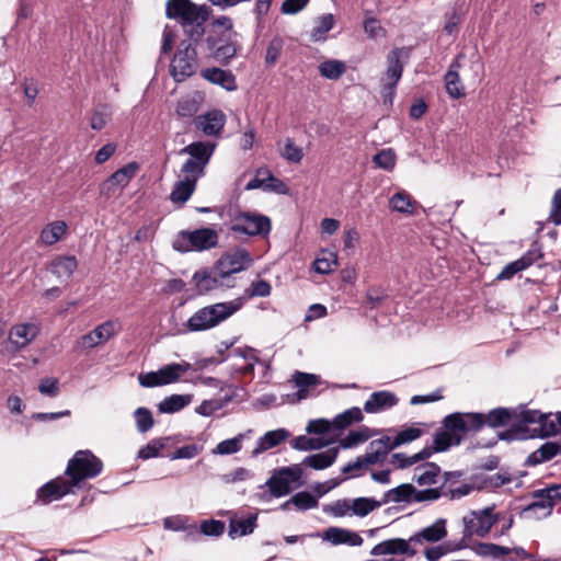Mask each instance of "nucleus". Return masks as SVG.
Wrapping results in <instances>:
<instances>
[{
    "mask_svg": "<svg viewBox=\"0 0 561 561\" xmlns=\"http://www.w3.org/2000/svg\"><path fill=\"white\" fill-rule=\"evenodd\" d=\"M472 551L482 558L493 560H506L511 556V548L503 547L492 542H478L471 547Z\"/></svg>",
    "mask_w": 561,
    "mask_h": 561,
    "instance_id": "nucleus-31",
    "label": "nucleus"
},
{
    "mask_svg": "<svg viewBox=\"0 0 561 561\" xmlns=\"http://www.w3.org/2000/svg\"><path fill=\"white\" fill-rule=\"evenodd\" d=\"M138 168L139 165L137 162H129L115 171L100 185L101 196L111 198L117 192L126 187L131 179L136 175Z\"/></svg>",
    "mask_w": 561,
    "mask_h": 561,
    "instance_id": "nucleus-11",
    "label": "nucleus"
},
{
    "mask_svg": "<svg viewBox=\"0 0 561 561\" xmlns=\"http://www.w3.org/2000/svg\"><path fill=\"white\" fill-rule=\"evenodd\" d=\"M516 416V409L496 408L489 413H482L483 425L502 427L508 425Z\"/></svg>",
    "mask_w": 561,
    "mask_h": 561,
    "instance_id": "nucleus-28",
    "label": "nucleus"
},
{
    "mask_svg": "<svg viewBox=\"0 0 561 561\" xmlns=\"http://www.w3.org/2000/svg\"><path fill=\"white\" fill-rule=\"evenodd\" d=\"M209 12L208 7L196 5L190 0H168L165 5L167 18L179 21L186 37L194 43H199L204 36Z\"/></svg>",
    "mask_w": 561,
    "mask_h": 561,
    "instance_id": "nucleus-3",
    "label": "nucleus"
},
{
    "mask_svg": "<svg viewBox=\"0 0 561 561\" xmlns=\"http://www.w3.org/2000/svg\"><path fill=\"white\" fill-rule=\"evenodd\" d=\"M118 323L115 321H105L98 325L93 331L80 339V345L84 348H93L108 341L117 331Z\"/></svg>",
    "mask_w": 561,
    "mask_h": 561,
    "instance_id": "nucleus-16",
    "label": "nucleus"
},
{
    "mask_svg": "<svg viewBox=\"0 0 561 561\" xmlns=\"http://www.w3.org/2000/svg\"><path fill=\"white\" fill-rule=\"evenodd\" d=\"M283 46L284 41L280 37L275 36L274 38H272V41L268 43L265 55V61L267 65L273 66L277 61L283 49Z\"/></svg>",
    "mask_w": 561,
    "mask_h": 561,
    "instance_id": "nucleus-62",
    "label": "nucleus"
},
{
    "mask_svg": "<svg viewBox=\"0 0 561 561\" xmlns=\"http://www.w3.org/2000/svg\"><path fill=\"white\" fill-rule=\"evenodd\" d=\"M422 435V431L417 427H408L405 430H402L397 434V436L391 439L390 438V446L392 449L399 447L400 445L413 442L417 439Z\"/></svg>",
    "mask_w": 561,
    "mask_h": 561,
    "instance_id": "nucleus-55",
    "label": "nucleus"
},
{
    "mask_svg": "<svg viewBox=\"0 0 561 561\" xmlns=\"http://www.w3.org/2000/svg\"><path fill=\"white\" fill-rule=\"evenodd\" d=\"M492 512V507H485L478 512H471L469 516H465L466 531L478 537H485L497 522Z\"/></svg>",
    "mask_w": 561,
    "mask_h": 561,
    "instance_id": "nucleus-14",
    "label": "nucleus"
},
{
    "mask_svg": "<svg viewBox=\"0 0 561 561\" xmlns=\"http://www.w3.org/2000/svg\"><path fill=\"white\" fill-rule=\"evenodd\" d=\"M550 416L551 414H543L539 425L533 428L536 436L548 437L558 434L560 425L557 420H550Z\"/></svg>",
    "mask_w": 561,
    "mask_h": 561,
    "instance_id": "nucleus-50",
    "label": "nucleus"
},
{
    "mask_svg": "<svg viewBox=\"0 0 561 561\" xmlns=\"http://www.w3.org/2000/svg\"><path fill=\"white\" fill-rule=\"evenodd\" d=\"M398 397L390 391H376L370 394L364 404V411L367 413H378L393 408L398 404Z\"/></svg>",
    "mask_w": 561,
    "mask_h": 561,
    "instance_id": "nucleus-23",
    "label": "nucleus"
},
{
    "mask_svg": "<svg viewBox=\"0 0 561 561\" xmlns=\"http://www.w3.org/2000/svg\"><path fill=\"white\" fill-rule=\"evenodd\" d=\"M290 502L298 511H307L318 506V499L307 491L296 493L290 497Z\"/></svg>",
    "mask_w": 561,
    "mask_h": 561,
    "instance_id": "nucleus-51",
    "label": "nucleus"
},
{
    "mask_svg": "<svg viewBox=\"0 0 561 561\" xmlns=\"http://www.w3.org/2000/svg\"><path fill=\"white\" fill-rule=\"evenodd\" d=\"M271 219L254 211H240L231 219L230 230L249 237L267 236L271 231Z\"/></svg>",
    "mask_w": 561,
    "mask_h": 561,
    "instance_id": "nucleus-9",
    "label": "nucleus"
},
{
    "mask_svg": "<svg viewBox=\"0 0 561 561\" xmlns=\"http://www.w3.org/2000/svg\"><path fill=\"white\" fill-rule=\"evenodd\" d=\"M293 381L298 388L297 398L298 400L307 399L308 397L314 396L313 390L321 383L320 377L314 374L295 371L293 375Z\"/></svg>",
    "mask_w": 561,
    "mask_h": 561,
    "instance_id": "nucleus-24",
    "label": "nucleus"
},
{
    "mask_svg": "<svg viewBox=\"0 0 561 561\" xmlns=\"http://www.w3.org/2000/svg\"><path fill=\"white\" fill-rule=\"evenodd\" d=\"M322 539L333 546L347 545L359 547L363 543V538L357 533L340 527H329L325 529L322 534Z\"/></svg>",
    "mask_w": 561,
    "mask_h": 561,
    "instance_id": "nucleus-19",
    "label": "nucleus"
},
{
    "mask_svg": "<svg viewBox=\"0 0 561 561\" xmlns=\"http://www.w3.org/2000/svg\"><path fill=\"white\" fill-rule=\"evenodd\" d=\"M214 146L207 142L196 141L180 150V154H188L190 158L181 167V175L197 183L205 174V169L214 152Z\"/></svg>",
    "mask_w": 561,
    "mask_h": 561,
    "instance_id": "nucleus-5",
    "label": "nucleus"
},
{
    "mask_svg": "<svg viewBox=\"0 0 561 561\" xmlns=\"http://www.w3.org/2000/svg\"><path fill=\"white\" fill-rule=\"evenodd\" d=\"M415 492L414 485L410 483H403L400 484L393 489L388 490L382 499L381 503L388 504L390 502L392 503H410L413 502V495Z\"/></svg>",
    "mask_w": 561,
    "mask_h": 561,
    "instance_id": "nucleus-33",
    "label": "nucleus"
},
{
    "mask_svg": "<svg viewBox=\"0 0 561 561\" xmlns=\"http://www.w3.org/2000/svg\"><path fill=\"white\" fill-rule=\"evenodd\" d=\"M226 116L221 111L214 110L195 119L196 127L207 136H215L224 128Z\"/></svg>",
    "mask_w": 561,
    "mask_h": 561,
    "instance_id": "nucleus-21",
    "label": "nucleus"
},
{
    "mask_svg": "<svg viewBox=\"0 0 561 561\" xmlns=\"http://www.w3.org/2000/svg\"><path fill=\"white\" fill-rule=\"evenodd\" d=\"M364 415L359 408H351L334 417L333 424L336 428H345L355 422H360Z\"/></svg>",
    "mask_w": 561,
    "mask_h": 561,
    "instance_id": "nucleus-46",
    "label": "nucleus"
},
{
    "mask_svg": "<svg viewBox=\"0 0 561 561\" xmlns=\"http://www.w3.org/2000/svg\"><path fill=\"white\" fill-rule=\"evenodd\" d=\"M256 515L241 519H231L229 524V536L236 538L252 534L256 527Z\"/></svg>",
    "mask_w": 561,
    "mask_h": 561,
    "instance_id": "nucleus-39",
    "label": "nucleus"
},
{
    "mask_svg": "<svg viewBox=\"0 0 561 561\" xmlns=\"http://www.w3.org/2000/svg\"><path fill=\"white\" fill-rule=\"evenodd\" d=\"M226 529V525L222 520L218 519H205L199 525V531L202 537H220Z\"/></svg>",
    "mask_w": 561,
    "mask_h": 561,
    "instance_id": "nucleus-52",
    "label": "nucleus"
},
{
    "mask_svg": "<svg viewBox=\"0 0 561 561\" xmlns=\"http://www.w3.org/2000/svg\"><path fill=\"white\" fill-rule=\"evenodd\" d=\"M290 445L294 449L307 451L323 448L327 445V442H324L322 438H313L306 435H300L294 438L290 442Z\"/></svg>",
    "mask_w": 561,
    "mask_h": 561,
    "instance_id": "nucleus-47",
    "label": "nucleus"
},
{
    "mask_svg": "<svg viewBox=\"0 0 561 561\" xmlns=\"http://www.w3.org/2000/svg\"><path fill=\"white\" fill-rule=\"evenodd\" d=\"M391 450L390 437L383 436L373 440L366 454L358 457L365 468L370 465L383 462Z\"/></svg>",
    "mask_w": 561,
    "mask_h": 561,
    "instance_id": "nucleus-17",
    "label": "nucleus"
},
{
    "mask_svg": "<svg viewBox=\"0 0 561 561\" xmlns=\"http://www.w3.org/2000/svg\"><path fill=\"white\" fill-rule=\"evenodd\" d=\"M241 306L242 302L237 299L201 308L187 320L186 329L190 332L209 330L236 313Z\"/></svg>",
    "mask_w": 561,
    "mask_h": 561,
    "instance_id": "nucleus-4",
    "label": "nucleus"
},
{
    "mask_svg": "<svg viewBox=\"0 0 561 561\" xmlns=\"http://www.w3.org/2000/svg\"><path fill=\"white\" fill-rule=\"evenodd\" d=\"M412 541L401 539V538H393L388 539L385 541H381L374 546V548L370 551L371 556H383V554H408L410 557H413L416 553V550L411 548Z\"/></svg>",
    "mask_w": 561,
    "mask_h": 561,
    "instance_id": "nucleus-18",
    "label": "nucleus"
},
{
    "mask_svg": "<svg viewBox=\"0 0 561 561\" xmlns=\"http://www.w3.org/2000/svg\"><path fill=\"white\" fill-rule=\"evenodd\" d=\"M560 451V445L553 442H547L537 450L531 453L525 463L527 466H536L552 459Z\"/></svg>",
    "mask_w": 561,
    "mask_h": 561,
    "instance_id": "nucleus-35",
    "label": "nucleus"
},
{
    "mask_svg": "<svg viewBox=\"0 0 561 561\" xmlns=\"http://www.w3.org/2000/svg\"><path fill=\"white\" fill-rule=\"evenodd\" d=\"M440 468L434 462H426L415 468L413 480L420 485H432L437 482Z\"/></svg>",
    "mask_w": 561,
    "mask_h": 561,
    "instance_id": "nucleus-37",
    "label": "nucleus"
},
{
    "mask_svg": "<svg viewBox=\"0 0 561 561\" xmlns=\"http://www.w3.org/2000/svg\"><path fill=\"white\" fill-rule=\"evenodd\" d=\"M346 71V66L340 60H325L319 65V72L323 78L337 80Z\"/></svg>",
    "mask_w": 561,
    "mask_h": 561,
    "instance_id": "nucleus-44",
    "label": "nucleus"
},
{
    "mask_svg": "<svg viewBox=\"0 0 561 561\" xmlns=\"http://www.w3.org/2000/svg\"><path fill=\"white\" fill-rule=\"evenodd\" d=\"M389 207L398 213H411L412 201L407 192H398L389 201Z\"/></svg>",
    "mask_w": 561,
    "mask_h": 561,
    "instance_id": "nucleus-53",
    "label": "nucleus"
},
{
    "mask_svg": "<svg viewBox=\"0 0 561 561\" xmlns=\"http://www.w3.org/2000/svg\"><path fill=\"white\" fill-rule=\"evenodd\" d=\"M78 266L72 255H61L51 261L49 271L60 280H68Z\"/></svg>",
    "mask_w": 561,
    "mask_h": 561,
    "instance_id": "nucleus-26",
    "label": "nucleus"
},
{
    "mask_svg": "<svg viewBox=\"0 0 561 561\" xmlns=\"http://www.w3.org/2000/svg\"><path fill=\"white\" fill-rule=\"evenodd\" d=\"M231 401V397L227 396L224 399L204 400L197 408L196 413L203 416H210L216 411L221 410Z\"/></svg>",
    "mask_w": 561,
    "mask_h": 561,
    "instance_id": "nucleus-49",
    "label": "nucleus"
},
{
    "mask_svg": "<svg viewBox=\"0 0 561 561\" xmlns=\"http://www.w3.org/2000/svg\"><path fill=\"white\" fill-rule=\"evenodd\" d=\"M435 453L432 447H425L421 451L412 455L407 456L403 453H396L392 454L390 463L393 465L398 469H403L411 467L419 461L425 460L432 456V454Z\"/></svg>",
    "mask_w": 561,
    "mask_h": 561,
    "instance_id": "nucleus-34",
    "label": "nucleus"
},
{
    "mask_svg": "<svg viewBox=\"0 0 561 561\" xmlns=\"http://www.w3.org/2000/svg\"><path fill=\"white\" fill-rule=\"evenodd\" d=\"M288 436L289 432L284 428L266 432L259 438L256 447L253 449V455L256 456L267 449L278 446L280 443L286 440Z\"/></svg>",
    "mask_w": 561,
    "mask_h": 561,
    "instance_id": "nucleus-30",
    "label": "nucleus"
},
{
    "mask_svg": "<svg viewBox=\"0 0 561 561\" xmlns=\"http://www.w3.org/2000/svg\"><path fill=\"white\" fill-rule=\"evenodd\" d=\"M323 512L332 514L335 517L345 516V515L350 514V512H352L351 502L346 499L337 500L334 503H332L331 505H325L323 507Z\"/></svg>",
    "mask_w": 561,
    "mask_h": 561,
    "instance_id": "nucleus-64",
    "label": "nucleus"
},
{
    "mask_svg": "<svg viewBox=\"0 0 561 561\" xmlns=\"http://www.w3.org/2000/svg\"><path fill=\"white\" fill-rule=\"evenodd\" d=\"M137 430L140 433H147L153 426V417L147 408H138L134 412Z\"/></svg>",
    "mask_w": 561,
    "mask_h": 561,
    "instance_id": "nucleus-56",
    "label": "nucleus"
},
{
    "mask_svg": "<svg viewBox=\"0 0 561 561\" xmlns=\"http://www.w3.org/2000/svg\"><path fill=\"white\" fill-rule=\"evenodd\" d=\"M252 263L251 255L245 249H237L222 256L216 266L219 278L225 279L231 274L245 270Z\"/></svg>",
    "mask_w": 561,
    "mask_h": 561,
    "instance_id": "nucleus-12",
    "label": "nucleus"
},
{
    "mask_svg": "<svg viewBox=\"0 0 561 561\" xmlns=\"http://www.w3.org/2000/svg\"><path fill=\"white\" fill-rule=\"evenodd\" d=\"M465 58L463 54H458L455 60L449 66L445 75V88L448 95L453 99H460L465 95V88L459 78V69L461 67L460 60Z\"/></svg>",
    "mask_w": 561,
    "mask_h": 561,
    "instance_id": "nucleus-20",
    "label": "nucleus"
},
{
    "mask_svg": "<svg viewBox=\"0 0 561 561\" xmlns=\"http://www.w3.org/2000/svg\"><path fill=\"white\" fill-rule=\"evenodd\" d=\"M219 280H221V278H219L217 274L216 276H213L207 271L196 272L193 276V282L195 284L196 290L201 295L217 288L219 285Z\"/></svg>",
    "mask_w": 561,
    "mask_h": 561,
    "instance_id": "nucleus-42",
    "label": "nucleus"
},
{
    "mask_svg": "<svg viewBox=\"0 0 561 561\" xmlns=\"http://www.w3.org/2000/svg\"><path fill=\"white\" fill-rule=\"evenodd\" d=\"M445 430L435 434L433 450L445 451L453 445H459L467 433L477 432L483 426L482 413H451L443 420Z\"/></svg>",
    "mask_w": 561,
    "mask_h": 561,
    "instance_id": "nucleus-2",
    "label": "nucleus"
},
{
    "mask_svg": "<svg viewBox=\"0 0 561 561\" xmlns=\"http://www.w3.org/2000/svg\"><path fill=\"white\" fill-rule=\"evenodd\" d=\"M373 161L383 170H392L396 164V154L391 149L381 150L374 156Z\"/></svg>",
    "mask_w": 561,
    "mask_h": 561,
    "instance_id": "nucleus-61",
    "label": "nucleus"
},
{
    "mask_svg": "<svg viewBox=\"0 0 561 561\" xmlns=\"http://www.w3.org/2000/svg\"><path fill=\"white\" fill-rule=\"evenodd\" d=\"M198 46L205 49L215 60L228 64L239 49L238 33L233 30L229 16L215 19L206 28Z\"/></svg>",
    "mask_w": 561,
    "mask_h": 561,
    "instance_id": "nucleus-1",
    "label": "nucleus"
},
{
    "mask_svg": "<svg viewBox=\"0 0 561 561\" xmlns=\"http://www.w3.org/2000/svg\"><path fill=\"white\" fill-rule=\"evenodd\" d=\"M402 72H403V66L400 61V50L393 49L388 55V68H387V71H386V75L383 78V80L386 82L381 90L385 103H387V102H389L390 104L392 103V99L396 93V87L402 77Z\"/></svg>",
    "mask_w": 561,
    "mask_h": 561,
    "instance_id": "nucleus-13",
    "label": "nucleus"
},
{
    "mask_svg": "<svg viewBox=\"0 0 561 561\" xmlns=\"http://www.w3.org/2000/svg\"><path fill=\"white\" fill-rule=\"evenodd\" d=\"M337 455H339L337 448H330L325 451H321V453L305 457L300 465H301V467L306 466V467L312 468L314 470H323V469L329 468L330 466H332L335 462Z\"/></svg>",
    "mask_w": 561,
    "mask_h": 561,
    "instance_id": "nucleus-27",
    "label": "nucleus"
},
{
    "mask_svg": "<svg viewBox=\"0 0 561 561\" xmlns=\"http://www.w3.org/2000/svg\"><path fill=\"white\" fill-rule=\"evenodd\" d=\"M302 473L301 465L284 467L275 471L264 485L268 488L272 496L282 497L300 484Z\"/></svg>",
    "mask_w": 561,
    "mask_h": 561,
    "instance_id": "nucleus-10",
    "label": "nucleus"
},
{
    "mask_svg": "<svg viewBox=\"0 0 561 561\" xmlns=\"http://www.w3.org/2000/svg\"><path fill=\"white\" fill-rule=\"evenodd\" d=\"M381 505V501L371 497H357L351 502V510L353 515L365 517Z\"/></svg>",
    "mask_w": 561,
    "mask_h": 561,
    "instance_id": "nucleus-43",
    "label": "nucleus"
},
{
    "mask_svg": "<svg viewBox=\"0 0 561 561\" xmlns=\"http://www.w3.org/2000/svg\"><path fill=\"white\" fill-rule=\"evenodd\" d=\"M188 369H190V364H187V363H184V364L173 363V364L163 366L162 368H160L158 370L159 377L161 379V381H160L161 386L173 383V382L178 381L180 379L181 375L186 373Z\"/></svg>",
    "mask_w": 561,
    "mask_h": 561,
    "instance_id": "nucleus-40",
    "label": "nucleus"
},
{
    "mask_svg": "<svg viewBox=\"0 0 561 561\" xmlns=\"http://www.w3.org/2000/svg\"><path fill=\"white\" fill-rule=\"evenodd\" d=\"M192 398V394H172L158 404V410L161 413H175L188 405Z\"/></svg>",
    "mask_w": 561,
    "mask_h": 561,
    "instance_id": "nucleus-38",
    "label": "nucleus"
},
{
    "mask_svg": "<svg viewBox=\"0 0 561 561\" xmlns=\"http://www.w3.org/2000/svg\"><path fill=\"white\" fill-rule=\"evenodd\" d=\"M39 333L35 323H20L10 329L9 340L16 347L22 348L28 345Z\"/></svg>",
    "mask_w": 561,
    "mask_h": 561,
    "instance_id": "nucleus-22",
    "label": "nucleus"
},
{
    "mask_svg": "<svg viewBox=\"0 0 561 561\" xmlns=\"http://www.w3.org/2000/svg\"><path fill=\"white\" fill-rule=\"evenodd\" d=\"M219 234L213 228H199L193 231H180L174 241L173 248L179 252L205 251L215 248L218 243Z\"/></svg>",
    "mask_w": 561,
    "mask_h": 561,
    "instance_id": "nucleus-7",
    "label": "nucleus"
},
{
    "mask_svg": "<svg viewBox=\"0 0 561 561\" xmlns=\"http://www.w3.org/2000/svg\"><path fill=\"white\" fill-rule=\"evenodd\" d=\"M313 265L317 273L329 274L337 266V256L329 252L327 256L317 257Z\"/></svg>",
    "mask_w": 561,
    "mask_h": 561,
    "instance_id": "nucleus-57",
    "label": "nucleus"
},
{
    "mask_svg": "<svg viewBox=\"0 0 561 561\" xmlns=\"http://www.w3.org/2000/svg\"><path fill=\"white\" fill-rule=\"evenodd\" d=\"M542 417L543 413L540 411L520 409L519 411L516 410L515 420H517L523 425L536 424L538 426Z\"/></svg>",
    "mask_w": 561,
    "mask_h": 561,
    "instance_id": "nucleus-59",
    "label": "nucleus"
},
{
    "mask_svg": "<svg viewBox=\"0 0 561 561\" xmlns=\"http://www.w3.org/2000/svg\"><path fill=\"white\" fill-rule=\"evenodd\" d=\"M447 535L445 520L438 519L428 527H425L421 531L410 537V541L413 543L436 542L445 538Z\"/></svg>",
    "mask_w": 561,
    "mask_h": 561,
    "instance_id": "nucleus-25",
    "label": "nucleus"
},
{
    "mask_svg": "<svg viewBox=\"0 0 561 561\" xmlns=\"http://www.w3.org/2000/svg\"><path fill=\"white\" fill-rule=\"evenodd\" d=\"M198 44L188 38L181 42L170 65L171 75L176 82H182L196 72Z\"/></svg>",
    "mask_w": 561,
    "mask_h": 561,
    "instance_id": "nucleus-8",
    "label": "nucleus"
},
{
    "mask_svg": "<svg viewBox=\"0 0 561 561\" xmlns=\"http://www.w3.org/2000/svg\"><path fill=\"white\" fill-rule=\"evenodd\" d=\"M244 438L243 434H239L238 436L229 439H225L220 442L214 453L219 455H231L238 453L242 447V440Z\"/></svg>",
    "mask_w": 561,
    "mask_h": 561,
    "instance_id": "nucleus-54",
    "label": "nucleus"
},
{
    "mask_svg": "<svg viewBox=\"0 0 561 561\" xmlns=\"http://www.w3.org/2000/svg\"><path fill=\"white\" fill-rule=\"evenodd\" d=\"M196 188V182L188 179H181L175 182L170 194V199L174 204L183 205L186 203Z\"/></svg>",
    "mask_w": 561,
    "mask_h": 561,
    "instance_id": "nucleus-36",
    "label": "nucleus"
},
{
    "mask_svg": "<svg viewBox=\"0 0 561 561\" xmlns=\"http://www.w3.org/2000/svg\"><path fill=\"white\" fill-rule=\"evenodd\" d=\"M73 490V485L69 480H65L64 478H56L37 490V501L42 504L46 505L54 501L60 500L62 496L71 493Z\"/></svg>",
    "mask_w": 561,
    "mask_h": 561,
    "instance_id": "nucleus-15",
    "label": "nucleus"
},
{
    "mask_svg": "<svg viewBox=\"0 0 561 561\" xmlns=\"http://www.w3.org/2000/svg\"><path fill=\"white\" fill-rule=\"evenodd\" d=\"M198 111V102L193 98H183L178 102L176 113L181 117H192Z\"/></svg>",
    "mask_w": 561,
    "mask_h": 561,
    "instance_id": "nucleus-60",
    "label": "nucleus"
},
{
    "mask_svg": "<svg viewBox=\"0 0 561 561\" xmlns=\"http://www.w3.org/2000/svg\"><path fill=\"white\" fill-rule=\"evenodd\" d=\"M103 470V462L92 451L78 450L68 461L65 474L75 486L80 482L98 477Z\"/></svg>",
    "mask_w": 561,
    "mask_h": 561,
    "instance_id": "nucleus-6",
    "label": "nucleus"
},
{
    "mask_svg": "<svg viewBox=\"0 0 561 561\" xmlns=\"http://www.w3.org/2000/svg\"><path fill=\"white\" fill-rule=\"evenodd\" d=\"M203 77L211 83L218 84L228 91L237 89L234 76L220 68H208L203 71Z\"/></svg>",
    "mask_w": 561,
    "mask_h": 561,
    "instance_id": "nucleus-32",
    "label": "nucleus"
},
{
    "mask_svg": "<svg viewBox=\"0 0 561 561\" xmlns=\"http://www.w3.org/2000/svg\"><path fill=\"white\" fill-rule=\"evenodd\" d=\"M280 156L293 163H299L304 158L302 148L297 146L291 138L284 140V146L279 150Z\"/></svg>",
    "mask_w": 561,
    "mask_h": 561,
    "instance_id": "nucleus-48",
    "label": "nucleus"
},
{
    "mask_svg": "<svg viewBox=\"0 0 561 561\" xmlns=\"http://www.w3.org/2000/svg\"><path fill=\"white\" fill-rule=\"evenodd\" d=\"M38 391L47 397L55 398L59 394V382L57 378L46 377L41 379Z\"/></svg>",
    "mask_w": 561,
    "mask_h": 561,
    "instance_id": "nucleus-63",
    "label": "nucleus"
},
{
    "mask_svg": "<svg viewBox=\"0 0 561 561\" xmlns=\"http://www.w3.org/2000/svg\"><path fill=\"white\" fill-rule=\"evenodd\" d=\"M112 111L106 104L95 106L91 116L90 126L94 130H102L111 121Z\"/></svg>",
    "mask_w": 561,
    "mask_h": 561,
    "instance_id": "nucleus-45",
    "label": "nucleus"
},
{
    "mask_svg": "<svg viewBox=\"0 0 561 561\" xmlns=\"http://www.w3.org/2000/svg\"><path fill=\"white\" fill-rule=\"evenodd\" d=\"M335 20L333 14L328 13L323 14L316 19L314 27L311 31V39L313 42H321L327 38L328 32H330L334 26Z\"/></svg>",
    "mask_w": 561,
    "mask_h": 561,
    "instance_id": "nucleus-41",
    "label": "nucleus"
},
{
    "mask_svg": "<svg viewBox=\"0 0 561 561\" xmlns=\"http://www.w3.org/2000/svg\"><path fill=\"white\" fill-rule=\"evenodd\" d=\"M67 229L64 220L51 221L42 229L38 241L44 245H53L66 234Z\"/></svg>",
    "mask_w": 561,
    "mask_h": 561,
    "instance_id": "nucleus-29",
    "label": "nucleus"
},
{
    "mask_svg": "<svg viewBox=\"0 0 561 561\" xmlns=\"http://www.w3.org/2000/svg\"><path fill=\"white\" fill-rule=\"evenodd\" d=\"M371 434L367 427L351 431L342 442V447L350 448L364 443L370 438Z\"/></svg>",
    "mask_w": 561,
    "mask_h": 561,
    "instance_id": "nucleus-58",
    "label": "nucleus"
}]
</instances>
